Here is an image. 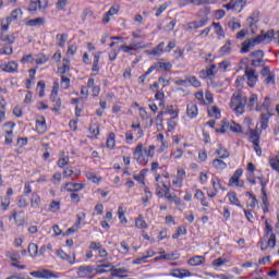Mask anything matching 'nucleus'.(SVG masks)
<instances>
[{"mask_svg":"<svg viewBox=\"0 0 279 279\" xmlns=\"http://www.w3.org/2000/svg\"><path fill=\"white\" fill-rule=\"evenodd\" d=\"M186 234V227L180 226L177 229V232L172 235V239H180V236H184Z\"/></svg>","mask_w":279,"mask_h":279,"instance_id":"e2e57ef3","label":"nucleus"},{"mask_svg":"<svg viewBox=\"0 0 279 279\" xmlns=\"http://www.w3.org/2000/svg\"><path fill=\"white\" fill-rule=\"evenodd\" d=\"M269 166L274 171H277V173H279V162L276 160V157L269 159Z\"/></svg>","mask_w":279,"mask_h":279,"instance_id":"774afa93","label":"nucleus"},{"mask_svg":"<svg viewBox=\"0 0 279 279\" xmlns=\"http://www.w3.org/2000/svg\"><path fill=\"white\" fill-rule=\"evenodd\" d=\"M82 190H84V183L69 182L61 187V191H68L69 193H75Z\"/></svg>","mask_w":279,"mask_h":279,"instance_id":"2eb2a0df","label":"nucleus"},{"mask_svg":"<svg viewBox=\"0 0 279 279\" xmlns=\"http://www.w3.org/2000/svg\"><path fill=\"white\" fill-rule=\"evenodd\" d=\"M252 47H254V44L252 41V39H246L243 44H242V48H241V53H247V51H250V49H252Z\"/></svg>","mask_w":279,"mask_h":279,"instance_id":"6e6d98bb","label":"nucleus"},{"mask_svg":"<svg viewBox=\"0 0 279 279\" xmlns=\"http://www.w3.org/2000/svg\"><path fill=\"white\" fill-rule=\"evenodd\" d=\"M262 36L264 38V43L268 45V43H271V40H274L275 33L274 31H268L267 33L262 34Z\"/></svg>","mask_w":279,"mask_h":279,"instance_id":"69168bd1","label":"nucleus"},{"mask_svg":"<svg viewBox=\"0 0 279 279\" xmlns=\"http://www.w3.org/2000/svg\"><path fill=\"white\" fill-rule=\"evenodd\" d=\"M247 0H232L228 4L225 5L227 10H232V12H235L239 14L240 12H243V7L246 5Z\"/></svg>","mask_w":279,"mask_h":279,"instance_id":"9b49d317","label":"nucleus"},{"mask_svg":"<svg viewBox=\"0 0 279 279\" xmlns=\"http://www.w3.org/2000/svg\"><path fill=\"white\" fill-rule=\"evenodd\" d=\"M57 256L58 258H60L61 260H65V263H69L70 265H75V254L71 256L66 254L64 251L59 250L57 251Z\"/></svg>","mask_w":279,"mask_h":279,"instance_id":"412c9836","label":"nucleus"},{"mask_svg":"<svg viewBox=\"0 0 279 279\" xmlns=\"http://www.w3.org/2000/svg\"><path fill=\"white\" fill-rule=\"evenodd\" d=\"M250 142L253 144L260 143V133L256 130L250 131Z\"/></svg>","mask_w":279,"mask_h":279,"instance_id":"8fccbe9b","label":"nucleus"},{"mask_svg":"<svg viewBox=\"0 0 279 279\" xmlns=\"http://www.w3.org/2000/svg\"><path fill=\"white\" fill-rule=\"evenodd\" d=\"M186 178V171L184 169H178L177 175L174 180L172 181V184L175 189H182V184L184 182V179Z\"/></svg>","mask_w":279,"mask_h":279,"instance_id":"ddd939ff","label":"nucleus"},{"mask_svg":"<svg viewBox=\"0 0 279 279\" xmlns=\"http://www.w3.org/2000/svg\"><path fill=\"white\" fill-rule=\"evenodd\" d=\"M257 180H259L260 184H262V193H263V197H262V208L264 210V213H269V203L267 202V193L265 192V181L263 177H258Z\"/></svg>","mask_w":279,"mask_h":279,"instance_id":"4468645a","label":"nucleus"},{"mask_svg":"<svg viewBox=\"0 0 279 279\" xmlns=\"http://www.w3.org/2000/svg\"><path fill=\"white\" fill-rule=\"evenodd\" d=\"M269 108H271V101L269 100V97H266L264 102L257 106V112H263V110L269 112Z\"/></svg>","mask_w":279,"mask_h":279,"instance_id":"37998d69","label":"nucleus"},{"mask_svg":"<svg viewBox=\"0 0 279 279\" xmlns=\"http://www.w3.org/2000/svg\"><path fill=\"white\" fill-rule=\"evenodd\" d=\"M182 156H184V150H182V148H177L170 154V158H173L174 162H178V160L182 159Z\"/></svg>","mask_w":279,"mask_h":279,"instance_id":"5fc2aeb1","label":"nucleus"},{"mask_svg":"<svg viewBox=\"0 0 279 279\" xmlns=\"http://www.w3.org/2000/svg\"><path fill=\"white\" fill-rule=\"evenodd\" d=\"M247 106H248V108H255V110H257V108L259 106L258 105V95L252 94L248 98Z\"/></svg>","mask_w":279,"mask_h":279,"instance_id":"49530a36","label":"nucleus"},{"mask_svg":"<svg viewBox=\"0 0 279 279\" xmlns=\"http://www.w3.org/2000/svg\"><path fill=\"white\" fill-rule=\"evenodd\" d=\"M14 128H16V123L8 122L4 124V144L12 145L14 143L12 138V134H14Z\"/></svg>","mask_w":279,"mask_h":279,"instance_id":"9d476101","label":"nucleus"},{"mask_svg":"<svg viewBox=\"0 0 279 279\" xmlns=\"http://www.w3.org/2000/svg\"><path fill=\"white\" fill-rule=\"evenodd\" d=\"M194 197L201 202L202 206L208 207V201H206V196H204V192L202 190H197Z\"/></svg>","mask_w":279,"mask_h":279,"instance_id":"79ce46f5","label":"nucleus"},{"mask_svg":"<svg viewBox=\"0 0 279 279\" xmlns=\"http://www.w3.org/2000/svg\"><path fill=\"white\" fill-rule=\"evenodd\" d=\"M170 276H172V278L184 279V278H191L192 274H191V270L181 268V269H174Z\"/></svg>","mask_w":279,"mask_h":279,"instance_id":"4be33fe9","label":"nucleus"},{"mask_svg":"<svg viewBox=\"0 0 279 279\" xmlns=\"http://www.w3.org/2000/svg\"><path fill=\"white\" fill-rule=\"evenodd\" d=\"M147 45H143L140 41H134L130 45L124 44L122 46H120V51H122L123 53H129V56H136V52L134 51H140L141 49H147Z\"/></svg>","mask_w":279,"mask_h":279,"instance_id":"423d86ee","label":"nucleus"},{"mask_svg":"<svg viewBox=\"0 0 279 279\" xmlns=\"http://www.w3.org/2000/svg\"><path fill=\"white\" fill-rule=\"evenodd\" d=\"M165 53V43H160L155 49L150 51L151 56H161Z\"/></svg>","mask_w":279,"mask_h":279,"instance_id":"13d9d810","label":"nucleus"},{"mask_svg":"<svg viewBox=\"0 0 279 279\" xmlns=\"http://www.w3.org/2000/svg\"><path fill=\"white\" fill-rule=\"evenodd\" d=\"M165 121V112L160 111L157 117L155 118V123L157 125V132H162L165 130V126L162 125V122Z\"/></svg>","mask_w":279,"mask_h":279,"instance_id":"e433bc0d","label":"nucleus"},{"mask_svg":"<svg viewBox=\"0 0 279 279\" xmlns=\"http://www.w3.org/2000/svg\"><path fill=\"white\" fill-rule=\"evenodd\" d=\"M213 75H217V65L211 64L209 68L201 71V77L206 80V77H213Z\"/></svg>","mask_w":279,"mask_h":279,"instance_id":"a878e982","label":"nucleus"},{"mask_svg":"<svg viewBox=\"0 0 279 279\" xmlns=\"http://www.w3.org/2000/svg\"><path fill=\"white\" fill-rule=\"evenodd\" d=\"M216 156H218L219 159H226L230 158V151H228V148L223 147V145L218 144V148L215 151Z\"/></svg>","mask_w":279,"mask_h":279,"instance_id":"cd10ccee","label":"nucleus"},{"mask_svg":"<svg viewBox=\"0 0 279 279\" xmlns=\"http://www.w3.org/2000/svg\"><path fill=\"white\" fill-rule=\"evenodd\" d=\"M1 71L4 73H16L19 71V63L16 61H10L0 65Z\"/></svg>","mask_w":279,"mask_h":279,"instance_id":"aec40b11","label":"nucleus"},{"mask_svg":"<svg viewBox=\"0 0 279 279\" xmlns=\"http://www.w3.org/2000/svg\"><path fill=\"white\" fill-rule=\"evenodd\" d=\"M135 228H137L138 230H147L149 226L147 225V221H145V219L140 216L135 219Z\"/></svg>","mask_w":279,"mask_h":279,"instance_id":"c03bdc74","label":"nucleus"},{"mask_svg":"<svg viewBox=\"0 0 279 279\" xmlns=\"http://www.w3.org/2000/svg\"><path fill=\"white\" fill-rule=\"evenodd\" d=\"M232 41L228 40L226 43V45H223L220 50H219V54L220 56H229V53L232 52V48H231Z\"/></svg>","mask_w":279,"mask_h":279,"instance_id":"09e8293b","label":"nucleus"},{"mask_svg":"<svg viewBox=\"0 0 279 279\" xmlns=\"http://www.w3.org/2000/svg\"><path fill=\"white\" fill-rule=\"evenodd\" d=\"M211 165L216 171H225V169H228V163H226L223 159L216 158L213 160Z\"/></svg>","mask_w":279,"mask_h":279,"instance_id":"c756f323","label":"nucleus"},{"mask_svg":"<svg viewBox=\"0 0 279 279\" xmlns=\"http://www.w3.org/2000/svg\"><path fill=\"white\" fill-rule=\"evenodd\" d=\"M260 73L267 86H274L276 84V74L269 68H263Z\"/></svg>","mask_w":279,"mask_h":279,"instance_id":"f8f14e48","label":"nucleus"},{"mask_svg":"<svg viewBox=\"0 0 279 279\" xmlns=\"http://www.w3.org/2000/svg\"><path fill=\"white\" fill-rule=\"evenodd\" d=\"M156 65L160 71H171V69H173V65L170 62H158Z\"/></svg>","mask_w":279,"mask_h":279,"instance_id":"052dcab7","label":"nucleus"},{"mask_svg":"<svg viewBox=\"0 0 279 279\" xmlns=\"http://www.w3.org/2000/svg\"><path fill=\"white\" fill-rule=\"evenodd\" d=\"M245 76L247 78V85L251 86V88H254L258 82V75H256V71L253 69H247L245 70Z\"/></svg>","mask_w":279,"mask_h":279,"instance_id":"dca6fc26","label":"nucleus"},{"mask_svg":"<svg viewBox=\"0 0 279 279\" xmlns=\"http://www.w3.org/2000/svg\"><path fill=\"white\" fill-rule=\"evenodd\" d=\"M266 226V233L264 235V239L267 240V243H265L264 241H262V250H274V247H276V233L274 232V228L271 227V225H269V222H265Z\"/></svg>","mask_w":279,"mask_h":279,"instance_id":"20e7f679","label":"nucleus"},{"mask_svg":"<svg viewBox=\"0 0 279 279\" xmlns=\"http://www.w3.org/2000/svg\"><path fill=\"white\" fill-rule=\"evenodd\" d=\"M43 23H45V19L37 17V19L29 20L28 22H26V25L28 27H38V26L43 25Z\"/></svg>","mask_w":279,"mask_h":279,"instance_id":"864d4df0","label":"nucleus"},{"mask_svg":"<svg viewBox=\"0 0 279 279\" xmlns=\"http://www.w3.org/2000/svg\"><path fill=\"white\" fill-rule=\"evenodd\" d=\"M47 0H31L29 12H36V10H45L47 8Z\"/></svg>","mask_w":279,"mask_h":279,"instance_id":"a211bd4d","label":"nucleus"},{"mask_svg":"<svg viewBox=\"0 0 279 279\" xmlns=\"http://www.w3.org/2000/svg\"><path fill=\"white\" fill-rule=\"evenodd\" d=\"M154 154H156V146L150 145L148 147H143L142 143L137 144L133 151V156L137 160L138 165L143 166L149 162V158H151Z\"/></svg>","mask_w":279,"mask_h":279,"instance_id":"f257e3e1","label":"nucleus"},{"mask_svg":"<svg viewBox=\"0 0 279 279\" xmlns=\"http://www.w3.org/2000/svg\"><path fill=\"white\" fill-rule=\"evenodd\" d=\"M186 82L190 86H193L194 88H199L202 86V82L197 80L195 76H186Z\"/></svg>","mask_w":279,"mask_h":279,"instance_id":"603ef678","label":"nucleus"},{"mask_svg":"<svg viewBox=\"0 0 279 279\" xmlns=\"http://www.w3.org/2000/svg\"><path fill=\"white\" fill-rule=\"evenodd\" d=\"M198 182H201V184H208V171H202L198 174Z\"/></svg>","mask_w":279,"mask_h":279,"instance_id":"338daca9","label":"nucleus"},{"mask_svg":"<svg viewBox=\"0 0 279 279\" xmlns=\"http://www.w3.org/2000/svg\"><path fill=\"white\" fill-rule=\"evenodd\" d=\"M134 136L137 138V141L145 136V132L143 129H141L140 123L131 125V131L125 133V141H128V143H132V141H134Z\"/></svg>","mask_w":279,"mask_h":279,"instance_id":"39448f33","label":"nucleus"},{"mask_svg":"<svg viewBox=\"0 0 279 279\" xmlns=\"http://www.w3.org/2000/svg\"><path fill=\"white\" fill-rule=\"evenodd\" d=\"M245 106H247V98L241 93L233 94L230 101V108L236 117H241V114L245 112Z\"/></svg>","mask_w":279,"mask_h":279,"instance_id":"f03ea898","label":"nucleus"},{"mask_svg":"<svg viewBox=\"0 0 279 279\" xmlns=\"http://www.w3.org/2000/svg\"><path fill=\"white\" fill-rule=\"evenodd\" d=\"M256 23H258V17L251 16L247 19V25L251 29L252 36H254V34H256V32H258V26H256Z\"/></svg>","mask_w":279,"mask_h":279,"instance_id":"72a5a7b5","label":"nucleus"},{"mask_svg":"<svg viewBox=\"0 0 279 279\" xmlns=\"http://www.w3.org/2000/svg\"><path fill=\"white\" fill-rule=\"evenodd\" d=\"M243 175V169H238L234 171L233 175L229 179V186H236L238 189H243L245 182L240 181Z\"/></svg>","mask_w":279,"mask_h":279,"instance_id":"1a4fd4ad","label":"nucleus"},{"mask_svg":"<svg viewBox=\"0 0 279 279\" xmlns=\"http://www.w3.org/2000/svg\"><path fill=\"white\" fill-rule=\"evenodd\" d=\"M70 72H71L70 61L68 59H63V64L62 66L58 68V73L62 76V75H69Z\"/></svg>","mask_w":279,"mask_h":279,"instance_id":"f704fd0d","label":"nucleus"},{"mask_svg":"<svg viewBox=\"0 0 279 279\" xmlns=\"http://www.w3.org/2000/svg\"><path fill=\"white\" fill-rule=\"evenodd\" d=\"M29 275L33 278H37V279H58L60 278V276L53 274L51 270L49 269H41V270H35L29 272Z\"/></svg>","mask_w":279,"mask_h":279,"instance_id":"6e6552de","label":"nucleus"},{"mask_svg":"<svg viewBox=\"0 0 279 279\" xmlns=\"http://www.w3.org/2000/svg\"><path fill=\"white\" fill-rule=\"evenodd\" d=\"M31 208H34V210H38V208H40L41 204H43V198L40 197V195H38V193H33L31 198Z\"/></svg>","mask_w":279,"mask_h":279,"instance_id":"5701e85b","label":"nucleus"},{"mask_svg":"<svg viewBox=\"0 0 279 279\" xmlns=\"http://www.w3.org/2000/svg\"><path fill=\"white\" fill-rule=\"evenodd\" d=\"M269 119H271V113L266 112V113H262L260 116V130H267L269 128Z\"/></svg>","mask_w":279,"mask_h":279,"instance_id":"473e14b6","label":"nucleus"},{"mask_svg":"<svg viewBox=\"0 0 279 279\" xmlns=\"http://www.w3.org/2000/svg\"><path fill=\"white\" fill-rule=\"evenodd\" d=\"M210 183L213 191H207V196L214 198L217 197L219 191H223V185L221 184V179L215 174L211 175Z\"/></svg>","mask_w":279,"mask_h":279,"instance_id":"0eeeda50","label":"nucleus"},{"mask_svg":"<svg viewBox=\"0 0 279 279\" xmlns=\"http://www.w3.org/2000/svg\"><path fill=\"white\" fill-rule=\"evenodd\" d=\"M145 175H147V169H143L138 174L133 177V180L138 182V184H143L145 186Z\"/></svg>","mask_w":279,"mask_h":279,"instance_id":"de8ad7c7","label":"nucleus"},{"mask_svg":"<svg viewBox=\"0 0 279 279\" xmlns=\"http://www.w3.org/2000/svg\"><path fill=\"white\" fill-rule=\"evenodd\" d=\"M60 206H61L60 201H52L50 203L48 211L49 213H58L60 210Z\"/></svg>","mask_w":279,"mask_h":279,"instance_id":"0e129e2a","label":"nucleus"},{"mask_svg":"<svg viewBox=\"0 0 279 279\" xmlns=\"http://www.w3.org/2000/svg\"><path fill=\"white\" fill-rule=\"evenodd\" d=\"M211 27H214L215 34L218 36V38H226V32H223L221 24L213 22Z\"/></svg>","mask_w":279,"mask_h":279,"instance_id":"58836bf2","label":"nucleus"},{"mask_svg":"<svg viewBox=\"0 0 279 279\" xmlns=\"http://www.w3.org/2000/svg\"><path fill=\"white\" fill-rule=\"evenodd\" d=\"M228 126L230 132H233V134H243V128H241V124L232 121V120H227Z\"/></svg>","mask_w":279,"mask_h":279,"instance_id":"c85d7f7f","label":"nucleus"},{"mask_svg":"<svg viewBox=\"0 0 279 279\" xmlns=\"http://www.w3.org/2000/svg\"><path fill=\"white\" fill-rule=\"evenodd\" d=\"M99 60H101V52H96L94 54V61L92 66L93 73H99Z\"/></svg>","mask_w":279,"mask_h":279,"instance_id":"a19ab883","label":"nucleus"},{"mask_svg":"<svg viewBox=\"0 0 279 279\" xmlns=\"http://www.w3.org/2000/svg\"><path fill=\"white\" fill-rule=\"evenodd\" d=\"M87 88H92V97H99L101 93V87L95 85V74H90L87 82Z\"/></svg>","mask_w":279,"mask_h":279,"instance_id":"f3484780","label":"nucleus"},{"mask_svg":"<svg viewBox=\"0 0 279 279\" xmlns=\"http://www.w3.org/2000/svg\"><path fill=\"white\" fill-rule=\"evenodd\" d=\"M227 197L231 204V206H236L238 208H243V205H241V201H239V196L234 192H229L227 194Z\"/></svg>","mask_w":279,"mask_h":279,"instance_id":"7c9ffc66","label":"nucleus"},{"mask_svg":"<svg viewBox=\"0 0 279 279\" xmlns=\"http://www.w3.org/2000/svg\"><path fill=\"white\" fill-rule=\"evenodd\" d=\"M28 254L32 256V258H36L38 256V245L35 243H31L28 245Z\"/></svg>","mask_w":279,"mask_h":279,"instance_id":"4d7b16f0","label":"nucleus"},{"mask_svg":"<svg viewBox=\"0 0 279 279\" xmlns=\"http://www.w3.org/2000/svg\"><path fill=\"white\" fill-rule=\"evenodd\" d=\"M119 14V7H111L109 11L104 15L102 21L105 24L110 23L111 16H117Z\"/></svg>","mask_w":279,"mask_h":279,"instance_id":"2f4dec72","label":"nucleus"},{"mask_svg":"<svg viewBox=\"0 0 279 279\" xmlns=\"http://www.w3.org/2000/svg\"><path fill=\"white\" fill-rule=\"evenodd\" d=\"M128 269L125 268H118L112 270L111 276L112 278H128Z\"/></svg>","mask_w":279,"mask_h":279,"instance_id":"a18cd8bd","label":"nucleus"},{"mask_svg":"<svg viewBox=\"0 0 279 279\" xmlns=\"http://www.w3.org/2000/svg\"><path fill=\"white\" fill-rule=\"evenodd\" d=\"M204 263H206V258L199 255L191 257L187 260V265H190V267H199V265H204Z\"/></svg>","mask_w":279,"mask_h":279,"instance_id":"bb28decb","label":"nucleus"},{"mask_svg":"<svg viewBox=\"0 0 279 279\" xmlns=\"http://www.w3.org/2000/svg\"><path fill=\"white\" fill-rule=\"evenodd\" d=\"M208 117H210V119H221V109L217 106L209 107Z\"/></svg>","mask_w":279,"mask_h":279,"instance_id":"c9c22d12","label":"nucleus"},{"mask_svg":"<svg viewBox=\"0 0 279 279\" xmlns=\"http://www.w3.org/2000/svg\"><path fill=\"white\" fill-rule=\"evenodd\" d=\"M199 114V109L197 108V105L194 102H190L186 105V117L189 119H197Z\"/></svg>","mask_w":279,"mask_h":279,"instance_id":"6ab92c4d","label":"nucleus"},{"mask_svg":"<svg viewBox=\"0 0 279 279\" xmlns=\"http://www.w3.org/2000/svg\"><path fill=\"white\" fill-rule=\"evenodd\" d=\"M77 274L80 278H93V268L90 266H81Z\"/></svg>","mask_w":279,"mask_h":279,"instance_id":"393cba45","label":"nucleus"},{"mask_svg":"<svg viewBox=\"0 0 279 279\" xmlns=\"http://www.w3.org/2000/svg\"><path fill=\"white\" fill-rule=\"evenodd\" d=\"M202 12H205V15L199 21L187 23L185 28L187 32H193V29H201V27H206V25H208V22L210 21V17H208V14H210V9L206 8L205 10H201L198 12L199 16H202Z\"/></svg>","mask_w":279,"mask_h":279,"instance_id":"7ed1b4c3","label":"nucleus"},{"mask_svg":"<svg viewBox=\"0 0 279 279\" xmlns=\"http://www.w3.org/2000/svg\"><path fill=\"white\" fill-rule=\"evenodd\" d=\"M36 132L38 134H45L47 132V120H45V117L36 120Z\"/></svg>","mask_w":279,"mask_h":279,"instance_id":"b1692460","label":"nucleus"},{"mask_svg":"<svg viewBox=\"0 0 279 279\" xmlns=\"http://www.w3.org/2000/svg\"><path fill=\"white\" fill-rule=\"evenodd\" d=\"M68 36L64 34H58L57 35V45L59 47H64L66 45Z\"/></svg>","mask_w":279,"mask_h":279,"instance_id":"680f3d73","label":"nucleus"},{"mask_svg":"<svg viewBox=\"0 0 279 279\" xmlns=\"http://www.w3.org/2000/svg\"><path fill=\"white\" fill-rule=\"evenodd\" d=\"M108 149H113L117 146V135L114 133H109L106 143Z\"/></svg>","mask_w":279,"mask_h":279,"instance_id":"ea45409f","label":"nucleus"},{"mask_svg":"<svg viewBox=\"0 0 279 279\" xmlns=\"http://www.w3.org/2000/svg\"><path fill=\"white\" fill-rule=\"evenodd\" d=\"M8 21H11V23L13 21H19L21 19H23V10L21 9H15L11 12L10 16L7 17Z\"/></svg>","mask_w":279,"mask_h":279,"instance_id":"4c0bfd02","label":"nucleus"},{"mask_svg":"<svg viewBox=\"0 0 279 279\" xmlns=\"http://www.w3.org/2000/svg\"><path fill=\"white\" fill-rule=\"evenodd\" d=\"M114 267L112 264H106V265H98L96 268L97 274H106V271H112Z\"/></svg>","mask_w":279,"mask_h":279,"instance_id":"3c124183","label":"nucleus"},{"mask_svg":"<svg viewBox=\"0 0 279 279\" xmlns=\"http://www.w3.org/2000/svg\"><path fill=\"white\" fill-rule=\"evenodd\" d=\"M230 66H232V62H230V60H223L222 62H220L218 64V70L226 73V71H228V69H230Z\"/></svg>","mask_w":279,"mask_h":279,"instance_id":"bf43d9fd","label":"nucleus"}]
</instances>
